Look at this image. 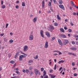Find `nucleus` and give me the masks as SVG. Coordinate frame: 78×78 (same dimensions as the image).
Segmentation results:
<instances>
[{
    "mask_svg": "<svg viewBox=\"0 0 78 78\" xmlns=\"http://www.w3.org/2000/svg\"><path fill=\"white\" fill-rule=\"evenodd\" d=\"M23 55H21L19 56V59L20 61H22V59H23V58H26V56H28L27 54H25L24 53H21Z\"/></svg>",
    "mask_w": 78,
    "mask_h": 78,
    "instance_id": "obj_1",
    "label": "nucleus"
},
{
    "mask_svg": "<svg viewBox=\"0 0 78 78\" xmlns=\"http://www.w3.org/2000/svg\"><path fill=\"white\" fill-rule=\"evenodd\" d=\"M47 29L48 31H50V32H51L53 30H55V27L53 26L52 25H50L49 27H48Z\"/></svg>",
    "mask_w": 78,
    "mask_h": 78,
    "instance_id": "obj_2",
    "label": "nucleus"
},
{
    "mask_svg": "<svg viewBox=\"0 0 78 78\" xmlns=\"http://www.w3.org/2000/svg\"><path fill=\"white\" fill-rule=\"evenodd\" d=\"M69 43V41L66 39L63 40V43L62 44L63 45H66L67 44Z\"/></svg>",
    "mask_w": 78,
    "mask_h": 78,
    "instance_id": "obj_3",
    "label": "nucleus"
},
{
    "mask_svg": "<svg viewBox=\"0 0 78 78\" xmlns=\"http://www.w3.org/2000/svg\"><path fill=\"white\" fill-rule=\"evenodd\" d=\"M28 50V47L27 45L25 46L24 47L23 51H27Z\"/></svg>",
    "mask_w": 78,
    "mask_h": 78,
    "instance_id": "obj_4",
    "label": "nucleus"
},
{
    "mask_svg": "<svg viewBox=\"0 0 78 78\" xmlns=\"http://www.w3.org/2000/svg\"><path fill=\"white\" fill-rule=\"evenodd\" d=\"M33 34H30L29 36V41H33Z\"/></svg>",
    "mask_w": 78,
    "mask_h": 78,
    "instance_id": "obj_5",
    "label": "nucleus"
},
{
    "mask_svg": "<svg viewBox=\"0 0 78 78\" xmlns=\"http://www.w3.org/2000/svg\"><path fill=\"white\" fill-rule=\"evenodd\" d=\"M59 36L60 37H62V38H66V36L64 34H60L59 35Z\"/></svg>",
    "mask_w": 78,
    "mask_h": 78,
    "instance_id": "obj_6",
    "label": "nucleus"
},
{
    "mask_svg": "<svg viewBox=\"0 0 78 78\" xmlns=\"http://www.w3.org/2000/svg\"><path fill=\"white\" fill-rule=\"evenodd\" d=\"M48 41H46V42L45 43V44L44 45V48H48Z\"/></svg>",
    "mask_w": 78,
    "mask_h": 78,
    "instance_id": "obj_7",
    "label": "nucleus"
},
{
    "mask_svg": "<svg viewBox=\"0 0 78 78\" xmlns=\"http://www.w3.org/2000/svg\"><path fill=\"white\" fill-rule=\"evenodd\" d=\"M58 42L59 45H61V46H62V41H61V40L58 39Z\"/></svg>",
    "mask_w": 78,
    "mask_h": 78,
    "instance_id": "obj_8",
    "label": "nucleus"
},
{
    "mask_svg": "<svg viewBox=\"0 0 78 78\" xmlns=\"http://www.w3.org/2000/svg\"><path fill=\"white\" fill-rule=\"evenodd\" d=\"M43 33H44V31L42 30H41L40 31V34L41 35L42 37H44V34H43Z\"/></svg>",
    "mask_w": 78,
    "mask_h": 78,
    "instance_id": "obj_9",
    "label": "nucleus"
},
{
    "mask_svg": "<svg viewBox=\"0 0 78 78\" xmlns=\"http://www.w3.org/2000/svg\"><path fill=\"white\" fill-rule=\"evenodd\" d=\"M34 71L35 72V75H37L38 74V73L39 72V71L36 69H34Z\"/></svg>",
    "mask_w": 78,
    "mask_h": 78,
    "instance_id": "obj_10",
    "label": "nucleus"
},
{
    "mask_svg": "<svg viewBox=\"0 0 78 78\" xmlns=\"http://www.w3.org/2000/svg\"><path fill=\"white\" fill-rule=\"evenodd\" d=\"M45 34L46 36H47L48 37H50V33L48 32L47 31L45 32Z\"/></svg>",
    "mask_w": 78,
    "mask_h": 78,
    "instance_id": "obj_11",
    "label": "nucleus"
},
{
    "mask_svg": "<svg viewBox=\"0 0 78 78\" xmlns=\"http://www.w3.org/2000/svg\"><path fill=\"white\" fill-rule=\"evenodd\" d=\"M59 6L60 8L63 9V10H64V5H59Z\"/></svg>",
    "mask_w": 78,
    "mask_h": 78,
    "instance_id": "obj_12",
    "label": "nucleus"
},
{
    "mask_svg": "<svg viewBox=\"0 0 78 78\" xmlns=\"http://www.w3.org/2000/svg\"><path fill=\"white\" fill-rule=\"evenodd\" d=\"M70 49L72 50H73V51H76V48L75 47H72L70 48Z\"/></svg>",
    "mask_w": 78,
    "mask_h": 78,
    "instance_id": "obj_13",
    "label": "nucleus"
},
{
    "mask_svg": "<svg viewBox=\"0 0 78 78\" xmlns=\"http://www.w3.org/2000/svg\"><path fill=\"white\" fill-rule=\"evenodd\" d=\"M37 17H35L33 20V21L34 23H35L36 22V21L37 20Z\"/></svg>",
    "mask_w": 78,
    "mask_h": 78,
    "instance_id": "obj_14",
    "label": "nucleus"
},
{
    "mask_svg": "<svg viewBox=\"0 0 78 78\" xmlns=\"http://www.w3.org/2000/svg\"><path fill=\"white\" fill-rule=\"evenodd\" d=\"M19 52H17L15 56V58H17V57L19 56Z\"/></svg>",
    "mask_w": 78,
    "mask_h": 78,
    "instance_id": "obj_15",
    "label": "nucleus"
},
{
    "mask_svg": "<svg viewBox=\"0 0 78 78\" xmlns=\"http://www.w3.org/2000/svg\"><path fill=\"white\" fill-rule=\"evenodd\" d=\"M49 76H50V77L51 78H55V77H56V76L53 75L51 74H49Z\"/></svg>",
    "mask_w": 78,
    "mask_h": 78,
    "instance_id": "obj_16",
    "label": "nucleus"
},
{
    "mask_svg": "<svg viewBox=\"0 0 78 78\" xmlns=\"http://www.w3.org/2000/svg\"><path fill=\"white\" fill-rule=\"evenodd\" d=\"M44 1L43 0L42 2V8H44V6L45 5Z\"/></svg>",
    "mask_w": 78,
    "mask_h": 78,
    "instance_id": "obj_17",
    "label": "nucleus"
},
{
    "mask_svg": "<svg viewBox=\"0 0 78 78\" xmlns=\"http://www.w3.org/2000/svg\"><path fill=\"white\" fill-rule=\"evenodd\" d=\"M71 3L72 6H73V7H76L75 5V4H74V3H73V1H71Z\"/></svg>",
    "mask_w": 78,
    "mask_h": 78,
    "instance_id": "obj_18",
    "label": "nucleus"
},
{
    "mask_svg": "<svg viewBox=\"0 0 78 78\" xmlns=\"http://www.w3.org/2000/svg\"><path fill=\"white\" fill-rule=\"evenodd\" d=\"M64 61H65L61 60V61H60L59 62H58V64H60L61 63H63V62H64Z\"/></svg>",
    "mask_w": 78,
    "mask_h": 78,
    "instance_id": "obj_19",
    "label": "nucleus"
},
{
    "mask_svg": "<svg viewBox=\"0 0 78 78\" xmlns=\"http://www.w3.org/2000/svg\"><path fill=\"white\" fill-rule=\"evenodd\" d=\"M46 74H47V73H46V71H45V70H44L43 72V76H45Z\"/></svg>",
    "mask_w": 78,
    "mask_h": 78,
    "instance_id": "obj_20",
    "label": "nucleus"
},
{
    "mask_svg": "<svg viewBox=\"0 0 78 78\" xmlns=\"http://www.w3.org/2000/svg\"><path fill=\"white\" fill-rule=\"evenodd\" d=\"M60 31H62V33H64L65 31H64V29L62 28H61L60 29Z\"/></svg>",
    "mask_w": 78,
    "mask_h": 78,
    "instance_id": "obj_21",
    "label": "nucleus"
},
{
    "mask_svg": "<svg viewBox=\"0 0 78 78\" xmlns=\"http://www.w3.org/2000/svg\"><path fill=\"white\" fill-rule=\"evenodd\" d=\"M57 19H58V20H61V18L59 17V15H57Z\"/></svg>",
    "mask_w": 78,
    "mask_h": 78,
    "instance_id": "obj_22",
    "label": "nucleus"
},
{
    "mask_svg": "<svg viewBox=\"0 0 78 78\" xmlns=\"http://www.w3.org/2000/svg\"><path fill=\"white\" fill-rule=\"evenodd\" d=\"M54 25H55V26L56 27H57V26L58 25V23H54Z\"/></svg>",
    "mask_w": 78,
    "mask_h": 78,
    "instance_id": "obj_23",
    "label": "nucleus"
},
{
    "mask_svg": "<svg viewBox=\"0 0 78 78\" xmlns=\"http://www.w3.org/2000/svg\"><path fill=\"white\" fill-rule=\"evenodd\" d=\"M48 5L49 6H51V2H48Z\"/></svg>",
    "mask_w": 78,
    "mask_h": 78,
    "instance_id": "obj_24",
    "label": "nucleus"
},
{
    "mask_svg": "<svg viewBox=\"0 0 78 78\" xmlns=\"http://www.w3.org/2000/svg\"><path fill=\"white\" fill-rule=\"evenodd\" d=\"M16 73L17 74V75H20V73L19 71H16Z\"/></svg>",
    "mask_w": 78,
    "mask_h": 78,
    "instance_id": "obj_25",
    "label": "nucleus"
},
{
    "mask_svg": "<svg viewBox=\"0 0 78 78\" xmlns=\"http://www.w3.org/2000/svg\"><path fill=\"white\" fill-rule=\"evenodd\" d=\"M59 4H62V0H60L59 1Z\"/></svg>",
    "mask_w": 78,
    "mask_h": 78,
    "instance_id": "obj_26",
    "label": "nucleus"
},
{
    "mask_svg": "<svg viewBox=\"0 0 78 78\" xmlns=\"http://www.w3.org/2000/svg\"><path fill=\"white\" fill-rule=\"evenodd\" d=\"M2 7L3 9H4V8H5L6 6H5V5H2Z\"/></svg>",
    "mask_w": 78,
    "mask_h": 78,
    "instance_id": "obj_27",
    "label": "nucleus"
},
{
    "mask_svg": "<svg viewBox=\"0 0 78 78\" xmlns=\"http://www.w3.org/2000/svg\"><path fill=\"white\" fill-rule=\"evenodd\" d=\"M22 6H25V3L23 2H22Z\"/></svg>",
    "mask_w": 78,
    "mask_h": 78,
    "instance_id": "obj_28",
    "label": "nucleus"
},
{
    "mask_svg": "<svg viewBox=\"0 0 78 78\" xmlns=\"http://www.w3.org/2000/svg\"><path fill=\"white\" fill-rule=\"evenodd\" d=\"M10 62L11 63V64H14V63H15V62H14V61H11Z\"/></svg>",
    "mask_w": 78,
    "mask_h": 78,
    "instance_id": "obj_29",
    "label": "nucleus"
},
{
    "mask_svg": "<svg viewBox=\"0 0 78 78\" xmlns=\"http://www.w3.org/2000/svg\"><path fill=\"white\" fill-rule=\"evenodd\" d=\"M68 31L69 33H72V31L70 29H69Z\"/></svg>",
    "mask_w": 78,
    "mask_h": 78,
    "instance_id": "obj_30",
    "label": "nucleus"
},
{
    "mask_svg": "<svg viewBox=\"0 0 78 78\" xmlns=\"http://www.w3.org/2000/svg\"><path fill=\"white\" fill-rule=\"evenodd\" d=\"M56 65L55 64L54 68V70H56Z\"/></svg>",
    "mask_w": 78,
    "mask_h": 78,
    "instance_id": "obj_31",
    "label": "nucleus"
},
{
    "mask_svg": "<svg viewBox=\"0 0 78 78\" xmlns=\"http://www.w3.org/2000/svg\"><path fill=\"white\" fill-rule=\"evenodd\" d=\"M54 3L55 4H56L57 2H56V0H53Z\"/></svg>",
    "mask_w": 78,
    "mask_h": 78,
    "instance_id": "obj_32",
    "label": "nucleus"
},
{
    "mask_svg": "<svg viewBox=\"0 0 78 78\" xmlns=\"http://www.w3.org/2000/svg\"><path fill=\"white\" fill-rule=\"evenodd\" d=\"M44 70V68H41V72H43Z\"/></svg>",
    "mask_w": 78,
    "mask_h": 78,
    "instance_id": "obj_33",
    "label": "nucleus"
},
{
    "mask_svg": "<svg viewBox=\"0 0 78 78\" xmlns=\"http://www.w3.org/2000/svg\"><path fill=\"white\" fill-rule=\"evenodd\" d=\"M14 70H16L17 71H18V70H19V69L18 68H15L14 69Z\"/></svg>",
    "mask_w": 78,
    "mask_h": 78,
    "instance_id": "obj_34",
    "label": "nucleus"
},
{
    "mask_svg": "<svg viewBox=\"0 0 78 78\" xmlns=\"http://www.w3.org/2000/svg\"><path fill=\"white\" fill-rule=\"evenodd\" d=\"M9 42L10 43H12V42H13V40H10L9 41Z\"/></svg>",
    "mask_w": 78,
    "mask_h": 78,
    "instance_id": "obj_35",
    "label": "nucleus"
},
{
    "mask_svg": "<svg viewBox=\"0 0 78 78\" xmlns=\"http://www.w3.org/2000/svg\"><path fill=\"white\" fill-rule=\"evenodd\" d=\"M55 37H53L51 40V41H54V40H55Z\"/></svg>",
    "mask_w": 78,
    "mask_h": 78,
    "instance_id": "obj_36",
    "label": "nucleus"
},
{
    "mask_svg": "<svg viewBox=\"0 0 78 78\" xmlns=\"http://www.w3.org/2000/svg\"><path fill=\"white\" fill-rule=\"evenodd\" d=\"M34 59H37L38 58V56L36 55L35 57H34Z\"/></svg>",
    "mask_w": 78,
    "mask_h": 78,
    "instance_id": "obj_37",
    "label": "nucleus"
},
{
    "mask_svg": "<svg viewBox=\"0 0 78 78\" xmlns=\"http://www.w3.org/2000/svg\"><path fill=\"white\" fill-rule=\"evenodd\" d=\"M26 72L27 73H29V70L26 69Z\"/></svg>",
    "mask_w": 78,
    "mask_h": 78,
    "instance_id": "obj_38",
    "label": "nucleus"
},
{
    "mask_svg": "<svg viewBox=\"0 0 78 78\" xmlns=\"http://www.w3.org/2000/svg\"><path fill=\"white\" fill-rule=\"evenodd\" d=\"M33 62V61L32 60H30L29 61V63H31V62Z\"/></svg>",
    "mask_w": 78,
    "mask_h": 78,
    "instance_id": "obj_39",
    "label": "nucleus"
},
{
    "mask_svg": "<svg viewBox=\"0 0 78 78\" xmlns=\"http://www.w3.org/2000/svg\"><path fill=\"white\" fill-rule=\"evenodd\" d=\"M72 65L73 66H75V62H73L72 63Z\"/></svg>",
    "mask_w": 78,
    "mask_h": 78,
    "instance_id": "obj_40",
    "label": "nucleus"
},
{
    "mask_svg": "<svg viewBox=\"0 0 78 78\" xmlns=\"http://www.w3.org/2000/svg\"><path fill=\"white\" fill-rule=\"evenodd\" d=\"M77 75V74H76V73H75L73 74V76H76Z\"/></svg>",
    "mask_w": 78,
    "mask_h": 78,
    "instance_id": "obj_41",
    "label": "nucleus"
},
{
    "mask_svg": "<svg viewBox=\"0 0 78 78\" xmlns=\"http://www.w3.org/2000/svg\"><path fill=\"white\" fill-rule=\"evenodd\" d=\"M58 53H59V55L62 54V53H61V52H60V51H58Z\"/></svg>",
    "mask_w": 78,
    "mask_h": 78,
    "instance_id": "obj_42",
    "label": "nucleus"
},
{
    "mask_svg": "<svg viewBox=\"0 0 78 78\" xmlns=\"http://www.w3.org/2000/svg\"><path fill=\"white\" fill-rule=\"evenodd\" d=\"M62 67H61L59 68V72H60V70H62Z\"/></svg>",
    "mask_w": 78,
    "mask_h": 78,
    "instance_id": "obj_43",
    "label": "nucleus"
},
{
    "mask_svg": "<svg viewBox=\"0 0 78 78\" xmlns=\"http://www.w3.org/2000/svg\"><path fill=\"white\" fill-rule=\"evenodd\" d=\"M74 37H78V35H74Z\"/></svg>",
    "mask_w": 78,
    "mask_h": 78,
    "instance_id": "obj_44",
    "label": "nucleus"
},
{
    "mask_svg": "<svg viewBox=\"0 0 78 78\" xmlns=\"http://www.w3.org/2000/svg\"><path fill=\"white\" fill-rule=\"evenodd\" d=\"M30 76H31V75H33V72H31V73H30Z\"/></svg>",
    "mask_w": 78,
    "mask_h": 78,
    "instance_id": "obj_45",
    "label": "nucleus"
},
{
    "mask_svg": "<svg viewBox=\"0 0 78 78\" xmlns=\"http://www.w3.org/2000/svg\"><path fill=\"white\" fill-rule=\"evenodd\" d=\"M29 69L30 70H32L33 69V68H32V67L31 66L29 67Z\"/></svg>",
    "mask_w": 78,
    "mask_h": 78,
    "instance_id": "obj_46",
    "label": "nucleus"
},
{
    "mask_svg": "<svg viewBox=\"0 0 78 78\" xmlns=\"http://www.w3.org/2000/svg\"><path fill=\"white\" fill-rule=\"evenodd\" d=\"M70 25L71 26H73V23L72 22L70 23Z\"/></svg>",
    "mask_w": 78,
    "mask_h": 78,
    "instance_id": "obj_47",
    "label": "nucleus"
},
{
    "mask_svg": "<svg viewBox=\"0 0 78 78\" xmlns=\"http://www.w3.org/2000/svg\"><path fill=\"white\" fill-rule=\"evenodd\" d=\"M53 72V70L50 69L49 70V72L50 73H51V72Z\"/></svg>",
    "mask_w": 78,
    "mask_h": 78,
    "instance_id": "obj_48",
    "label": "nucleus"
},
{
    "mask_svg": "<svg viewBox=\"0 0 78 78\" xmlns=\"http://www.w3.org/2000/svg\"><path fill=\"white\" fill-rule=\"evenodd\" d=\"M72 44H75V42L74 41H72Z\"/></svg>",
    "mask_w": 78,
    "mask_h": 78,
    "instance_id": "obj_49",
    "label": "nucleus"
},
{
    "mask_svg": "<svg viewBox=\"0 0 78 78\" xmlns=\"http://www.w3.org/2000/svg\"><path fill=\"white\" fill-rule=\"evenodd\" d=\"M19 6L16 5V9H18V8H19Z\"/></svg>",
    "mask_w": 78,
    "mask_h": 78,
    "instance_id": "obj_50",
    "label": "nucleus"
},
{
    "mask_svg": "<svg viewBox=\"0 0 78 78\" xmlns=\"http://www.w3.org/2000/svg\"><path fill=\"white\" fill-rule=\"evenodd\" d=\"M64 30H67V27H64Z\"/></svg>",
    "mask_w": 78,
    "mask_h": 78,
    "instance_id": "obj_51",
    "label": "nucleus"
},
{
    "mask_svg": "<svg viewBox=\"0 0 78 78\" xmlns=\"http://www.w3.org/2000/svg\"><path fill=\"white\" fill-rule=\"evenodd\" d=\"M48 78V75L46 76H45L44 78Z\"/></svg>",
    "mask_w": 78,
    "mask_h": 78,
    "instance_id": "obj_52",
    "label": "nucleus"
},
{
    "mask_svg": "<svg viewBox=\"0 0 78 78\" xmlns=\"http://www.w3.org/2000/svg\"><path fill=\"white\" fill-rule=\"evenodd\" d=\"M20 2H19V1H17L16 2V3L18 4V3H19Z\"/></svg>",
    "mask_w": 78,
    "mask_h": 78,
    "instance_id": "obj_53",
    "label": "nucleus"
},
{
    "mask_svg": "<svg viewBox=\"0 0 78 78\" xmlns=\"http://www.w3.org/2000/svg\"><path fill=\"white\" fill-rule=\"evenodd\" d=\"M73 15L74 16H75V15H76V12H74L73 13Z\"/></svg>",
    "mask_w": 78,
    "mask_h": 78,
    "instance_id": "obj_54",
    "label": "nucleus"
},
{
    "mask_svg": "<svg viewBox=\"0 0 78 78\" xmlns=\"http://www.w3.org/2000/svg\"><path fill=\"white\" fill-rule=\"evenodd\" d=\"M58 54L57 53H54L53 54L54 56H56V55H57Z\"/></svg>",
    "mask_w": 78,
    "mask_h": 78,
    "instance_id": "obj_55",
    "label": "nucleus"
},
{
    "mask_svg": "<svg viewBox=\"0 0 78 78\" xmlns=\"http://www.w3.org/2000/svg\"><path fill=\"white\" fill-rule=\"evenodd\" d=\"M3 4V1L2 0L1 1V5H2Z\"/></svg>",
    "mask_w": 78,
    "mask_h": 78,
    "instance_id": "obj_56",
    "label": "nucleus"
},
{
    "mask_svg": "<svg viewBox=\"0 0 78 78\" xmlns=\"http://www.w3.org/2000/svg\"><path fill=\"white\" fill-rule=\"evenodd\" d=\"M23 73H25V72H26V71L24 69L23 70Z\"/></svg>",
    "mask_w": 78,
    "mask_h": 78,
    "instance_id": "obj_57",
    "label": "nucleus"
},
{
    "mask_svg": "<svg viewBox=\"0 0 78 78\" xmlns=\"http://www.w3.org/2000/svg\"><path fill=\"white\" fill-rule=\"evenodd\" d=\"M58 51H53L54 53V52H58Z\"/></svg>",
    "mask_w": 78,
    "mask_h": 78,
    "instance_id": "obj_58",
    "label": "nucleus"
},
{
    "mask_svg": "<svg viewBox=\"0 0 78 78\" xmlns=\"http://www.w3.org/2000/svg\"><path fill=\"white\" fill-rule=\"evenodd\" d=\"M4 35V34H1V36H3Z\"/></svg>",
    "mask_w": 78,
    "mask_h": 78,
    "instance_id": "obj_59",
    "label": "nucleus"
},
{
    "mask_svg": "<svg viewBox=\"0 0 78 78\" xmlns=\"http://www.w3.org/2000/svg\"><path fill=\"white\" fill-rule=\"evenodd\" d=\"M73 56H76V54L73 53Z\"/></svg>",
    "mask_w": 78,
    "mask_h": 78,
    "instance_id": "obj_60",
    "label": "nucleus"
},
{
    "mask_svg": "<svg viewBox=\"0 0 78 78\" xmlns=\"http://www.w3.org/2000/svg\"><path fill=\"white\" fill-rule=\"evenodd\" d=\"M72 52H69L68 53L69 55H72Z\"/></svg>",
    "mask_w": 78,
    "mask_h": 78,
    "instance_id": "obj_61",
    "label": "nucleus"
},
{
    "mask_svg": "<svg viewBox=\"0 0 78 78\" xmlns=\"http://www.w3.org/2000/svg\"><path fill=\"white\" fill-rule=\"evenodd\" d=\"M16 78H19V76H16Z\"/></svg>",
    "mask_w": 78,
    "mask_h": 78,
    "instance_id": "obj_62",
    "label": "nucleus"
},
{
    "mask_svg": "<svg viewBox=\"0 0 78 78\" xmlns=\"http://www.w3.org/2000/svg\"><path fill=\"white\" fill-rule=\"evenodd\" d=\"M16 64H15L14 65V66H13V67H16Z\"/></svg>",
    "mask_w": 78,
    "mask_h": 78,
    "instance_id": "obj_63",
    "label": "nucleus"
},
{
    "mask_svg": "<svg viewBox=\"0 0 78 78\" xmlns=\"http://www.w3.org/2000/svg\"><path fill=\"white\" fill-rule=\"evenodd\" d=\"M33 15H31L30 16V17H33Z\"/></svg>",
    "mask_w": 78,
    "mask_h": 78,
    "instance_id": "obj_64",
    "label": "nucleus"
}]
</instances>
